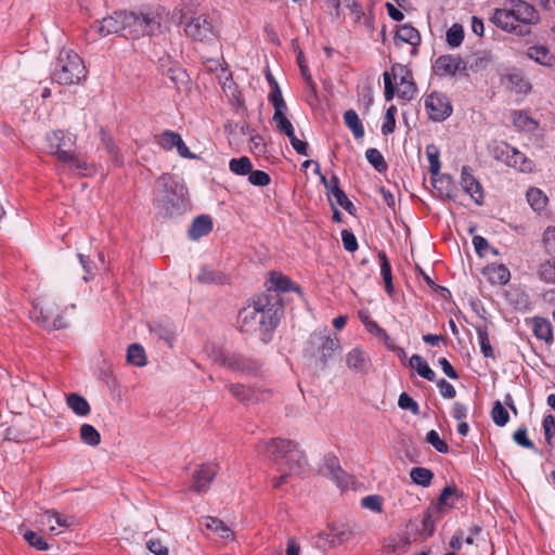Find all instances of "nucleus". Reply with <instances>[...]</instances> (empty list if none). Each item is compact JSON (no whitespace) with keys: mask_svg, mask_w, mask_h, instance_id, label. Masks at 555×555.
I'll return each instance as SVG.
<instances>
[{"mask_svg":"<svg viewBox=\"0 0 555 555\" xmlns=\"http://www.w3.org/2000/svg\"><path fill=\"white\" fill-rule=\"evenodd\" d=\"M163 16L158 9H142L139 11H120L95 22L94 29L101 37L117 34L126 39L135 40L142 37H153L162 33Z\"/></svg>","mask_w":555,"mask_h":555,"instance_id":"obj_1","label":"nucleus"},{"mask_svg":"<svg viewBox=\"0 0 555 555\" xmlns=\"http://www.w3.org/2000/svg\"><path fill=\"white\" fill-rule=\"evenodd\" d=\"M282 309V298L276 292L260 294L251 305L238 312L237 323L241 332L258 333L260 339L268 343L279 324Z\"/></svg>","mask_w":555,"mask_h":555,"instance_id":"obj_2","label":"nucleus"},{"mask_svg":"<svg viewBox=\"0 0 555 555\" xmlns=\"http://www.w3.org/2000/svg\"><path fill=\"white\" fill-rule=\"evenodd\" d=\"M256 449L259 454L272 462L281 473L273 481L275 489L284 485L288 476L301 474L308 465L305 453L292 440L275 438L260 441Z\"/></svg>","mask_w":555,"mask_h":555,"instance_id":"obj_3","label":"nucleus"},{"mask_svg":"<svg viewBox=\"0 0 555 555\" xmlns=\"http://www.w3.org/2000/svg\"><path fill=\"white\" fill-rule=\"evenodd\" d=\"M185 193L184 185L175 176L164 173L156 181L153 203L165 217H172L181 212Z\"/></svg>","mask_w":555,"mask_h":555,"instance_id":"obj_4","label":"nucleus"},{"mask_svg":"<svg viewBox=\"0 0 555 555\" xmlns=\"http://www.w3.org/2000/svg\"><path fill=\"white\" fill-rule=\"evenodd\" d=\"M339 350L338 338L332 336L328 328L324 327L310 334L304 349V356L309 360L310 365L318 370H324Z\"/></svg>","mask_w":555,"mask_h":555,"instance_id":"obj_5","label":"nucleus"},{"mask_svg":"<svg viewBox=\"0 0 555 555\" xmlns=\"http://www.w3.org/2000/svg\"><path fill=\"white\" fill-rule=\"evenodd\" d=\"M87 70L82 59L73 50L63 49L52 73V79L60 85L78 83L86 78Z\"/></svg>","mask_w":555,"mask_h":555,"instance_id":"obj_6","label":"nucleus"},{"mask_svg":"<svg viewBox=\"0 0 555 555\" xmlns=\"http://www.w3.org/2000/svg\"><path fill=\"white\" fill-rule=\"evenodd\" d=\"M46 141L50 153L64 164L72 159L76 149V135L63 130L47 133Z\"/></svg>","mask_w":555,"mask_h":555,"instance_id":"obj_7","label":"nucleus"},{"mask_svg":"<svg viewBox=\"0 0 555 555\" xmlns=\"http://www.w3.org/2000/svg\"><path fill=\"white\" fill-rule=\"evenodd\" d=\"M215 361L231 371L241 372L247 375L257 374L261 366V363L256 359L245 357L241 353L224 351H220L216 356Z\"/></svg>","mask_w":555,"mask_h":555,"instance_id":"obj_8","label":"nucleus"},{"mask_svg":"<svg viewBox=\"0 0 555 555\" xmlns=\"http://www.w3.org/2000/svg\"><path fill=\"white\" fill-rule=\"evenodd\" d=\"M424 106L428 118L435 122L444 121L453 113L452 102L449 96L438 91H433L426 95Z\"/></svg>","mask_w":555,"mask_h":555,"instance_id":"obj_9","label":"nucleus"},{"mask_svg":"<svg viewBox=\"0 0 555 555\" xmlns=\"http://www.w3.org/2000/svg\"><path fill=\"white\" fill-rule=\"evenodd\" d=\"M490 22L493 23L498 28L514 34L520 37H526L531 34V29L526 26L518 25L514 18L512 8H496L493 11Z\"/></svg>","mask_w":555,"mask_h":555,"instance_id":"obj_10","label":"nucleus"},{"mask_svg":"<svg viewBox=\"0 0 555 555\" xmlns=\"http://www.w3.org/2000/svg\"><path fill=\"white\" fill-rule=\"evenodd\" d=\"M354 535V530L349 525H333L328 527V532H320L315 538V546L323 547L326 543L330 546H336L349 542Z\"/></svg>","mask_w":555,"mask_h":555,"instance_id":"obj_11","label":"nucleus"},{"mask_svg":"<svg viewBox=\"0 0 555 555\" xmlns=\"http://www.w3.org/2000/svg\"><path fill=\"white\" fill-rule=\"evenodd\" d=\"M433 70L437 76H455L456 74L467 76V65L459 55H440L433 65Z\"/></svg>","mask_w":555,"mask_h":555,"instance_id":"obj_12","label":"nucleus"},{"mask_svg":"<svg viewBox=\"0 0 555 555\" xmlns=\"http://www.w3.org/2000/svg\"><path fill=\"white\" fill-rule=\"evenodd\" d=\"M184 31L188 37L198 41H211L216 38V31L211 22L205 15L191 18L185 24Z\"/></svg>","mask_w":555,"mask_h":555,"instance_id":"obj_13","label":"nucleus"},{"mask_svg":"<svg viewBox=\"0 0 555 555\" xmlns=\"http://www.w3.org/2000/svg\"><path fill=\"white\" fill-rule=\"evenodd\" d=\"M514 18L518 25L529 27L540 22V14L535 8L524 0H509Z\"/></svg>","mask_w":555,"mask_h":555,"instance_id":"obj_14","label":"nucleus"},{"mask_svg":"<svg viewBox=\"0 0 555 555\" xmlns=\"http://www.w3.org/2000/svg\"><path fill=\"white\" fill-rule=\"evenodd\" d=\"M217 473L218 467L212 463L196 466L192 474L191 489L197 493L207 491Z\"/></svg>","mask_w":555,"mask_h":555,"instance_id":"obj_15","label":"nucleus"},{"mask_svg":"<svg viewBox=\"0 0 555 555\" xmlns=\"http://www.w3.org/2000/svg\"><path fill=\"white\" fill-rule=\"evenodd\" d=\"M31 318L50 330H61L67 326L63 315L55 313L53 305L51 304H47L40 309L36 307L31 313Z\"/></svg>","mask_w":555,"mask_h":555,"instance_id":"obj_16","label":"nucleus"},{"mask_svg":"<svg viewBox=\"0 0 555 555\" xmlns=\"http://www.w3.org/2000/svg\"><path fill=\"white\" fill-rule=\"evenodd\" d=\"M473 168L463 166L461 170V186L477 205L483 204V190L480 182L474 177Z\"/></svg>","mask_w":555,"mask_h":555,"instance_id":"obj_17","label":"nucleus"},{"mask_svg":"<svg viewBox=\"0 0 555 555\" xmlns=\"http://www.w3.org/2000/svg\"><path fill=\"white\" fill-rule=\"evenodd\" d=\"M411 543L406 533H392L382 540V554L403 555L410 550Z\"/></svg>","mask_w":555,"mask_h":555,"instance_id":"obj_18","label":"nucleus"},{"mask_svg":"<svg viewBox=\"0 0 555 555\" xmlns=\"http://www.w3.org/2000/svg\"><path fill=\"white\" fill-rule=\"evenodd\" d=\"M393 39L396 43L400 41L411 44L413 47L412 54L417 53L416 47H418L422 41L420 31L409 23L397 27Z\"/></svg>","mask_w":555,"mask_h":555,"instance_id":"obj_19","label":"nucleus"},{"mask_svg":"<svg viewBox=\"0 0 555 555\" xmlns=\"http://www.w3.org/2000/svg\"><path fill=\"white\" fill-rule=\"evenodd\" d=\"M324 465L331 478L335 480L338 487L345 488L348 486V475L340 467L339 461L336 455L327 453L324 456Z\"/></svg>","mask_w":555,"mask_h":555,"instance_id":"obj_20","label":"nucleus"},{"mask_svg":"<svg viewBox=\"0 0 555 555\" xmlns=\"http://www.w3.org/2000/svg\"><path fill=\"white\" fill-rule=\"evenodd\" d=\"M526 56L546 67L555 65V55L545 46L529 47L526 51Z\"/></svg>","mask_w":555,"mask_h":555,"instance_id":"obj_21","label":"nucleus"},{"mask_svg":"<svg viewBox=\"0 0 555 555\" xmlns=\"http://www.w3.org/2000/svg\"><path fill=\"white\" fill-rule=\"evenodd\" d=\"M211 230V218L208 215H201L193 220L188 234L191 240L196 241L202 236L209 234Z\"/></svg>","mask_w":555,"mask_h":555,"instance_id":"obj_22","label":"nucleus"},{"mask_svg":"<svg viewBox=\"0 0 555 555\" xmlns=\"http://www.w3.org/2000/svg\"><path fill=\"white\" fill-rule=\"evenodd\" d=\"M227 387L232 396L244 404H253L260 400L259 392L242 384H229Z\"/></svg>","mask_w":555,"mask_h":555,"instance_id":"obj_23","label":"nucleus"},{"mask_svg":"<svg viewBox=\"0 0 555 555\" xmlns=\"http://www.w3.org/2000/svg\"><path fill=\"white\" fill-rule=\"evenodd\" d=\"M151 331L157 336L158 339L164 340L169 347L173 346L176 340V327L169 320L156 322Z\"/></svg>","mask_w":555,"mask_h":555,"instance_id":"obj_24","label":"nucleus"},{"mask_svg":"<svg viewBox=\"0 0 555 555\" xmlns=\"http://www.w3.org/2000/svg\"><path fill=\"white\" fill-rule=\"evenodd\" d=\"M64 167L74 171L82 177H89L95 173V166L91 163H88L81 158H79L76 153L72 155L70 160H66Z\"/></svg>","mask_w":555,"mask_h":555,"instance_id":"obj_25","label":"nucleus"},{"mask_svg":"<svg viewBox=\"0 0 555 555\" xmlns=\"http://www.w3.org/2000/svg\"><path fill=\"white\" fill-rule=\"evenodd\" d=\"M532 331L534 336L546 344L553 341V328L548 320L535 317L532 319Z\"/></svg>","mask_w":555,"mask_h":555,"instance_id":"obj_26","label":"nucleus"},{"mask_svg":"<svg viewBox=\"0 0 555 555\" xmlns=\"http://www.w3.org/2000/svg\"><path fill=\"white\" fill-rule=\"evenodd\" d=\"M206 529L216 532L221 539L230 540L233 539V531L219 518L216 517H204L201 521Z\"/></svg>","mask_w":555,"mask_h":555,"instance_id":"obj_27","label":"nucleus"},{"mask_svg":"<svg viewBox=\"0 0 555 555\" xmlns=\"http://www.w3.org/2000/svg\"><path fill=\"white\" fill-rule=\"evenodd\" d=\"M485 273L491 284L505 285L511 279L509 270L504 264L488 266Z\"/></svg>","mask_w":555,"mask_h":555,"instance_id":"obj_28","label":"nucleus"},{"mask_svg":"<svg viewBox=\"0 0 555 555\" xmlns=\"http://www.w3.org/2000/svg\"><path fill=\"white\" fill-rule=\"evenodd\" d=\"M512 157L507 160V166L515 168L521 172H532L534 169V163L528 158L525 154L513 147L511 152Z\"/></svg>","mask_w":555,"mask_h":555,"instance_id":"obj_29","label":"nucleus"},{"mask_svg":"<svg viewBox=\"0 0 555 555\" xmlns=\"http://www.w3.org/2000/svg\"><path fill=\"white\" fill-rule=\"evenodd\" d=\"M197 281L202 284L223 285L228 283V276L221 271L203 267L197 275Z\"/></svg>","mask_w":555,"mask_h":555,"instance_id":"obj_30","label":"nucleus"},{"mask_svg":"<svg viewBox=\"0 0 555 555\" xmlns=\"http://www.w3.org/2000/svg\"><path fill=\"white\" fill-rule=\"evenodd\" d=\"M379 266H380V274L385 283V289L388 295H393L395 288L392 284V274H391V266L387 258V255L384 250L378 253Z\"/></svg>","mask_w":555,"mask_h":555,"instance_id":"obj_31","label":"nucleus"},{"mask_svg":"<svg viewBox=\"0 0 555 555\" xmlns=\"http://www.w3.org/2000/svg\"><path fill=\"white\" fill-rule=\"evenodd\" d=\"M506 87L518 93H527L530 91V83L519 73H509L504 77Z\"/></svg>","mask_w":555,"mask_h":555,"instance_id":"obj_32","label":"nucleus"},{"mask_svg":"<svg viewBox=\"0 0 555 555\" xmlns=\"http://www.w3.org/2000/svg\"><path fill=\"white\" fill-rule=\"evenodd\" d=\"M270 286L268 287L266 293H269L270 291L276 292L280 295V292H289V291H296L297 293H300V288L295 285L287 276L279 274L276 276H272L270 279Z\"/></svg>","mask_w":555,"mask_h":555,"instance_id":"obj_33","label":"nucleus"},{"mask_svg":"<svg viewBox=\"0 0 555 555\" xmlns=\"http://www.w3.org/2000/svg\"><path fill=\"white\" fill-rule=\"evenodd\" d=\"M410 366L418 373L423 378L435 382L436 373L430 369L428 363L420 356L413 354L410 359Z\"/></svg>","mask_w":555,"mask_h":555,"instance_id":"obj_34","label":"nucleus"},{"mask_svg":"<svg viewBox=\"0 0 555 555\" xmlns=\"http://www.w3.org/2000/svg\"><path fill=\"white\" fill-rule=\"evenodd\" d=\"M431 183L441 196L453 198L454 186L450 176L439 173V176L431 177Z\"/></svg>","mask_w":555,"mask_h":555,"instance_id":"obj_35","label":"nucleus"},{"mask_svg":"<svg viewBox=\"0 0 555 555\" xmlns=\"http://www.w3.org/2000/svg\"><path fill=\"white\" fill-rule=\"evenodd\" d=\"M66 402L68 408L79 416H86L90 413V405L88 401L78 393L68 395Z\"/></svg>","mask_w":555,"mask_h":555,"instance_id":"obj_36","label":"nucleus"},{"mask_svg":"<svg viewBox=\"0 0 555 555\" xmlns=\"http://www.w3.org/2000/svg\"><path fill=\"white\" fill-rule=\"evenodd\" d=\"M101 141H102V144L104 145L106 152L111 156L112 162L116 166H121L124 164V160H122L121 155L119 154V149L115 144L113 138L111 135H108L103 129L101 130Z\"/></svg>","mask_w":555,"mask_h":555,"instance_id":"obj_37","label":"nucleus"},{"mask_svg":"<svg viewBox=\"0 0 555 555\" xmlns=\"http://www.w3.org/2000/svg\"><path fill=\"white\" fill-rule=\"evenodd\" d=\"M344 121L346 126L352 131L354 138L360 139L364 135L363 125L353 109H348L344 113Z\"/></svg>","mask_w":555,"mask_h":555,"instance_id":"obj_38","label":"nucleus"},{"mask_svg":"<svg viewBox=\"0 0 555 555\" xmlns=\"http://www.w3.org/2000/svg\"><path fill=\"white\" fill-rule=\"evenodd\" d=\"M526 196L529 205L534 211H542L547 204L546 195L538 188H530L527 191Z\"/></svg>","mask_w":555,"mask_h":555,"instance_id":"obj_39","label":"nucleus"},{"mask_svg":"<svg viewBox=\"0 0 555 555\" xmlns=\"http://www.w3.org/2000/svg\"><path fill=\"white\" fill-rule=\"evenodd\" d=\"M478 343L480 346V351L485 358L495 359L494 350L490 344L489 332L487 326H477L476 327Z\"/></svg>","mask_w":555,"mask_h":555,"instance_id":"obj_40","label":"nucleus"},{"mask_svg":"<svg viewBox=\"0 0 555 555\" xmlns=\"http://www.w3.org/2000/svg\"><path fill=\"white\" fill-rule=\"evenodd\" d=\"M127 361L139 367L144 366L146 364L144 348L139 344H131L127 349Z\"/></svg>","mask_w":555,"mask_h":555,"instance_id":"obj_41","label":"nucleus"},{"mask_svg":"<svg viewBox=\"0 0 555 555\" xmlns=\"http://www.w3.org/2000/svg\"><path fill=\"white\" fill-rule=\"evenodd\" d=\"M346 363L349 369L361 372L366 367V359L364 352L358 348L352 349L348 352Z\"/></svg>","mask_w":555,"mask_h":555,"instance_id":"obj_42","label":"nucleus"},{"mask_svg":"<svg viewBox=\"0 0 555 555\" xmlns=\"http://www.w3.org/2000/svg\"><path fill=\"white\" fill-rule=\"evenodd\" d=\"M410 478L414 483L426 488L430 486L434 474L425 467H413L410 472Z\"/></svg>","mask_w":555,"mask_h":555,"instance_id":"obj_43","label":"nucleus"},{"mask_svg":"<svg viewBox=\"0 0 555 555\" xmlns=\"http://www.w3.org/2000/svg\"><path fill=\"white\" fill-rule=\"evenodd\" d=\"M513 146L504 141L494 142L491 147V155L494 159L502 162L507 166V160L512 157Z\"/></svg>","mask_w":555,"mask_h":555,"instance_id":"obj_44","label":"nucleus"},{"mask_svg":"<svg viewBox=\"0 0 555 555\" xmlns=\"http://www.w3.org/2000/svg\"><path fill=\"white\" fill-rule=\"evenodd\" d=\"M80 439L91 447H96L101 442V435L98 429L90 424H82L80 427Z\"/></svg>","mask_w":555,"mask_h":555,"instance_id":"obj_45","label":"nucleus"},{"mask_svg":"<svg viewBox=\"0 0 555 555\" xmlns=\"http://www.w3.org/2000/svg\"><path fill=\"white\" fill-rule=\"evenodd\" d=\"M365 157L376 171L382 173L388 169L387 162L385 160L383 154L377 149H367L365 152Z\"/></svg>","mask_w":555,"mask_h":555,"instance_id":"obj_46","label":"nucleus"},{"mask_svg":"<svg viewBox=\"0 0 555 555\" xmlns=\"http://www.w3.org/2000/svg\"><path fill=\"white\" fill-rule=\"evenodd\" d=\"M229 168L237 176H246L253 169V164L247 156H242L240 158H232L229 163Z\"/></svg>","mask_w":555,"mask_h":555,"instance_id":"obj_47","label":"nucleus"},{"mask_svg":"<svg viewBox=\"0 0 555 555\" xmlns=\"http://www.w3.org/2000/svg\"><path fill=\"white\" fill-rule=\"evenodd\" d=\"M426 156L429 162L428 171L431 177L439 176L440 173V160H439V150L436 145L430 144L426 147Z\"/></svg>","mask_w":555,"mask_h":555,"instance_id":"obj_48","label":"nucleus"},{"mask_svg":"<svg viewBox=\"0 0 555 555\" xmlns=\"http://www.w3.org/2000/svg\"><path fill=\"white\" fill-rule=\"evenodd\" d=\"M513 124L522 131H533L537 128V122L521 111L514 113Z\"/></svg>","mask_w":555,"mask_h":555,"instance_id":"obj_49","label":"nucleus"},{"mask_svg":"<svg viewBox=\"0 0 555 555\" xmlns=\"http://www.w3.org/2000/svg\"><path fill=\"white\" fill-rule=\"evenodd\" d=\"M447 42L450 47H460L464 40V28L461 24H453L446 34Z\"/></svg>","mask_w":555,"mask_h":555,"instance_id":"obj_50","label":"nucleus"},{"mask_svg":"<svg viewBox=\"0 0 555 555\" xmlns=\"http://www.w3.org/2000/svg\"><path fill=\"white\" fill-rule=\"evenodd\" d=\"M491 417L495 425L503 427L509 421V414L503 404L498 400L494 402L491 410Z\"/></svg>","mask_w":555,"mask_h":555,"instance_id":"obj_51","label":"nucleus"},{"mask_svg":"<svg viewBox=\"0 0 555 555\" xmlns=\"http://www.w3.org/2000/svg\"><path fill=\"white\" fill-rule=\"evenodd\" d=\"M538 274L541 280L547 283H555V257L541 263Z\"/></svg>","mask_w":555,"mask_h":555,"instance_id":"obj_52","label":"nucleus"},{"mask_svg":"<svg viewBox=\"0 0 555 555\" xmlns=\"http://www.w3.org/2000/svg\"><path fill=\"white\" fill-rule=\"evenodd\" d=\"M335 198V204L341 206L346 211H348L350 215L356 214V206L347 197L346 193L340 188H335L334 194L331 195V198ZM333 202L331 201V204Z\"/></svg>","mask_w":555,"mask_h":555,"instance_id":"obj_53","label":"nucleus"},{"mask_svg":"<svg viewBox=\"0 0 555 555\" xmlns=\"http://www.w3.org/2000/svg\"><path fill=\"white\" fill-rule=\"evenodd\" d=\"M542 426L546 443L555 447V416L552 414L544 416Z\"/></svg>","mask_w":555,"mask_h":555,"instance_id":"obj_54","label":"nucleus"},{"mask_svg":"<svg viewBox=\"0 0 555 555\" xmlns=\"http://www.w3.org/2000/svg\"><path fill=\"white\" fill-rule=\"evenodd\" d=\"M180 139H181V135L179 133L171 131V130H165L159 135V139L157 142L164 150L170 151L177 146L178 142H180Z\"/></svg>","mask_w":555,"mask_h":555,"instance_id":"obj_55","label":"nucleus"},{"mask_svg":"<svg viewBox=\"0 0 555 555\" xmlns=\"http://www.w3.org/2000/svg\"><path fill=\"white\" fill-rule=\"evenodd\" d=\"M396 114H397V107L395 105H390L386 111V114L384 117V122L382 125V133L384 135H388L395 131Z\"/></svg>","mask_w":555,"mask_h":555,"instance_id":"obj_56","label":"nucleus"},{"mask_svg":"<svg viewBox=\"0 0 555 555\" xmlns=\"http://www.w3.org/2000/svg\"><path fill=\"white\" fill-rule=\"evenodd\" d=\"M269 101L272 103L274 112H282L286 109V103L282 96L281 89L276 81H273V88H271Z\"/></svg>","mask_w":555,"mask_h":555,"instance_id":"obj_57","label":"nucleus"},{"mask_svg":"<svg viewBox=\"0 0 555 555\" xmlns=\"http://www.w3.org/2000/svg\"><path fill=\"white\" fill-rule=\"evenodd\" d=\"M391 78L393 81L396 80L397 76L400 75V85L403 86L409 82L413 81V76L411 70L406 68V66L396 63L391 66Z\"/></svg>","mask_w":555,"mask_h":555,"instance_id":"obj_58","label":"nucleus"},{"mask_svg":"<svg viewBox=\"0 0 555 555\" xmlns=\"http://www.w3.org/2000/svg\"><path fill=\"white\" fill-rule=\"evenodd\" d=\"M24 539L31 547H35L38 551H46L49 548V544L47 543V541L41 535L34 531H26L24 533Z\"/></svg>","mask_w":555,"mask_h":555,"instance_id":"obj_59","label":"nucleus"},{"mask_svg":"<svg viewBox=\"0 0 555 555\" xmlns=\"http://www.w3.org/2000/svg\"><path fill=\"white\" fill-rule=\"evenodd\" d=\"M426 442L430 443L440 453L449 452L448 443L444 440H442L439 434L434 429L427 433Z\"/></svg>","mask_w":555,"mask_h":555,"instance_id":"obj_60","label":"nucleus"},{"mask_svg":"<svg viewBox=\"0 0 555 555\" xmlns=\"http://www.w3.org/2000/svg\"><path fill=\"white\" fill-rule=\"evenodd\" d=\"M361 505L375 513L383 512V499L379 495H367L361 500Z\"/></svg>","mask_w":555,"mask_h":555,"instance_id":"obj_61","label":"nucleus"},{"mask_svg":"<svg viewBox=\"0 0 555 555\" xmlns=\"http://www.w3.org/2000/svg\"><path fill=\"white\" fill-rule=\"evenodd\" d=\"M513 440L518 446H520L522 448H527V449H530V450H537L534 443L527 436V428L526 427H519L513 434Z\"/></svg>","mask_w":555,"mask_h":555,"instance_id":"obj_62","label":"nucleus"},{"mask_svg":"<svg viewBox=\"0 0 555 555\" xmlns=\"http://www.w3.org/2000/svg\"><path fill=\"white\" fill-rule=\"evenodd\" d=\"M398 405L402 410H410L414 415L420 414V406L417 402L410 397L406 392H402L398 400Z\"/></svg>","mask_w":555,"mask_h":555,"instance_id":"obj_63","label":"nucleus"},{"mask_svg":"<svg viewBox=\"0 0 555 555\" xmlns=\"http://www.w3.org/2000/svg\"><path fill=\"white\" fill-rule=\"evenodd\" d=\"M543 244L548 254L555 253V227H547L544 230Z\"/></svg>","mask_w":555,"mask_h":555,"instance_id":"obj_64","label":"nucleus"}]
</instances>
